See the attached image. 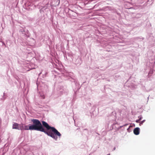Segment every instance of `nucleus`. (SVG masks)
Returning a JSON list of instances; mask_svg holds the SVG:
<instances>
[{"mask_svg": "<svg viewBox=\"0 0 155 155\" xmlns=\"http://www.w3.org/2000/svg\"><path fill=\"white\" fill-rule=\"evenodd\" d=\"M33 124L31 125V128L32 130H35L43 132L56 140L58 137L56 136L60 137L61 134L54 127L50 126L45 121H42V124L38 120H31Z\"/></svg>", "mask_w": 155, "mask_h": 155, "instance_id": "f257e3e1", "label": "nucleus"}, {"mask_svg": "<svg viewBox=\"0 0 155 155\" xmlns=\"http://www.w3.org/2000/svg\"><path fill=\"white\" fill-rule=\"evenodd\" d=\"M20 124H18L17 123H14L13 124L12 128L13 129H16L19 130Z\"/></svg>", "mask_w": 155, "mask_h": 155, "instance_id": "f03ea898", "label": "nucleus"}, {"mask_svg": "<svg viewBox=\"0 0 155 155\" xmlns=\"http://www.w3.org/2000/svg\"><path fill=\"white\" fill-rule=\"evenodd\" d=\"M139 133L140 128L139 127H136L134 129V133L135 134L138 135L139 134Z\"/></svg>", "mask_w": 155, "mask_h": 155, "instance_id": "7ed1b4c3", "label": "nucleus"}, {"mask_svg": "<svg viewBox=\"0 0 155 155\" xmlns=\"http://www.w3.org/2000/svg\"><path fill=\"white\" fill-rule=\"evenodd\" d=\"M31 125L29 126H28V125H26L25 124H24V130H32V129L31 128Z\"/></svg>", "mask_w": 155, "mask_h": 155, "instance_id": "20e7f679", "label": "nucleus"}, {"mask_svg": "<svg viewBox=\"0 0 155 155\" xmlns=\"http://www.w3.org/2000/svg\"><path fill=\"white\" fill-rule=\"evenodd\" d=\"M19 129L21 130H24V124H20Z\"/></svg>", "mask_w": 155, "mask_h": 155, "instance_id": "39448f33", "label": "nucleus"}, {"mask_svg": "<svg viewBox=\"0 0 155 155\" xmlns=\"http://www.w3.org/2000/svg\"><path fill=\"white\" fill-rule=\"evenodd\" d=\"M145 120H143L141 121V122H140L139 125L140 126H141V125L143 124V123L145 122Z\"/></svg>", "mask_w": 155, "mask_h": 155, "instance_id": "423d86ee", "label": "nucleus"}, {"mask_svg": "<svg viewBox=\"0 0 155 155\" xmlns=\"http://www.w3.org/2000/svg\"><path fill=\"white\" fill-rule=\"evenodd\" d=\"M138 118H139V120L140 121L142 119V117L141 116H140L138 117Z\"/></svg>", "mask_w": 155, "mask_h": 155, "instance_id": "0eeeda50", "label": "nucleus"}, {"mask_svg": "<svg viewBox=\"0 0 155 155\" xmlns=\"http://www.w3.org/2000/svg\"><path fill=\"white\" fill-rule=\"evenodd\" d=\"M140 121V120H139V119L138 120H136V122L137 123H139V121Z\"/></svg>", "mask_w": 155, "mask_h": 155, "instance_id": "6e6552de", "label": "nucleus"}, {"mask_svg": "<svg viewBox=\"0 0 155 155\" xmlns=\"http://www.w3.org/2000/svg\"><path fill=\"white\" fill-rule=\"evenodd\" d=\"M107 155H110V154H107Z\"/></svg>", "mask_w": 155, "mask_h": 155, "instance_id": "1a4fd4ad", "label": "nucleus"}]
</instances>
